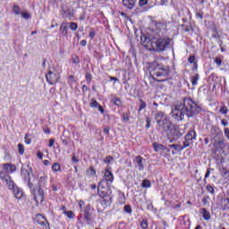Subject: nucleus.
Listing matches in <instances>:
<instances>
[{
  "label": "nucleus",
  "mask_w": 229,
  "mask_h": 229,
  "mask_svg": "<svg viewBox=\"0 0 229 229\" xmlns=\"http://www.w3.org/2000/svg\"><path fill=\"white\" fill-rule=\"evenodd\" d=\"M155 35L151 38H145L143 40V46L148 47L149 51H156L157 53H164L165 49L171 46V38L165 36V24L157 23Z\"/></svg>",
  "instance_id": "obj_1"
},
{
  "label": "nucleus",
  "mask_w": 229,
  "mask_h": 229,
  "mask_svg": "<svg viewBox=\"0 0 229 229\" xmlns=\"http://www.w3.org/2000/svg\"><path fill=\"white\" fill-rule=\"evenodd\" d=\"M201 112V106L194 102L191 98H184L172 106L171 115L175 121H183L185 117H194Z\"/></svg>",
  "instance_id": "obj_2"
},
{
  "label": "nucleus",
  "mask_w": 229,
  "mask_h": 229,
  "mask_svg": "<svg viewBox=\"0 0 229 229\" xmlns=\"http://www.w3.org/2000/svg\"><path fill=\"white\" fill-rule=\"evenodd\" d=\"M148 72L150 76L156 80V81L162 82L169 80V74H171V68L168 65H165L158 61H154L148 64Z\"/></svg>",
  "instance_id": "obj_3"
},
{
  "label": "nucleus",
  "mask_w": 229,
  "mask_h": 229,
  "mask_svg": "<svg viewBox=\"0 0 229 229\" xmlns=\"http://www.w3.org/2000/svg\"><path fill=\"white\" fill-rule=\"evenodd\" d=\"M47 81L49 85H56L57 81H60V73L58 72L49 70L47 74L46 75Z\"/></svg>",
  "instance_id": "obj_4"
},
{
  "label": "nucleus",
  "mask_w": 229,
  "mask_h": 229,
  "mask_svg": "<svg viewBox=\"0 0 229 229\" xmlns=\"http://www.w3.org/2000/svg\"><path fill=\"white\" fill-rule=\"evenodd\" d=\"M196 131L191 130L184 137V148H189L194 144V140H196Z\"/></svg>",
  "instance_id": "obj_5"
},
{
  "label": "nucleus",
  "mask_w": 229,
  "mask_h": 229,
  "mask_svg": "<svg viewBox=\"0 0 229 229\" xmlns=\"http://www.w3.org/2000/svg\"><path fill=\"white\" fill-rule=\"evenodd\" d=\"M0 179L4 183H5L10 191L15 189V182L12 181V177L4 172H0Z\"/></svg>",
  "instance_id": "obj_6"
},
{
  "label": "nucleus",
  "mask_w": 229,
  "mask_h": 229,
  "mask_svg": "<svg viewBox=\"0 0 229 229\" xmlns=\"http://www.w3.org/2000/svg\"><path fill=\"white\" fill-rule=\"evenodd\" d=\"M158 124V130L161 131V133H167L169 130H171L173 123L171 121H169V118H166L165 120H163Z\"/></svg>",
  "instance_id": "obj_7"
},
{
  "label": "nucleus",
  "mask_w": 229,
  "mask_h": 229,
  "mask_svg": "<svg viewBox=\"0 0 229 229\" xmlns=\"http://www.w3.org/2000/svg\"><path fill=\"white\" fill-rule=\"evenodd\" d=\"M101 185L108 186V183H114V174L110 170L106 169L104 174V178L98 182Z\"/></svg>",
  "instance_id": "obj_8"
},
{
  "label": "nucleus",
  "mask_w": 229,
  "mask_h": 229,
  "mask_svg": "<svg viewBox=\"0 0 229 229\" xmlns=\"http://www.w3.org/2000/svg\"><path fill=\"white\" fill-rule=\"evenodd\" d=\"M98 196H100V198L102 199L108 198V196L112 194V191H110L108 189V186L105 184L98 183Z\"/></svg>",
  "instance_id": "obj_9"
},
{
  "label": "nucleus",
  "mask_w": 229,
  "mask_h": 229,
  "mask_svg": "<svg viewBox=\"0 0 229 229\" xmlns=\"http://www.w3.org/2000/svg\"><path fill=\"white\" fill-rule=\"evenodd\" d=\"M34 223L43 226V228H49V222L47 221V218H46V216H42L41 214L36 215L34 217Z\"/></svg>",
  "instance_id": "obj_10"
},
{
  "label": "nucleus",
  "mask_w": 229,
  "mask_h": 229,
  "mask_svg": "<svg viewBox=\"0 0 229 229\" xmlns=\"http://www.w3.org/2000/svg\"><path fill=\"white\" fill-rule=\"evenodd\" d=\"M166 135L168 139H171L172 137H174L175 139H180L182 137V132H180V130H178L174 125H173L169 130L168 132H166Z\"/></svg>",
  "instance_id": "obj_11"
},
{
  "label": "nucleus",
  "mask_w": 229,
  "mask_h": 229,
  "mask_svg": "<svg viewBox=\"0 0 229 229\" xmlns=\"http://www.w3.org/2000/svg\"><path fill=\"white\" fill-rule=\"evenodd\" d=\"M34 200L36 201L37 205L44 201V190L41 188L38 189V191L34 193Z\"/></svg>",
  "instance_id": "obj_12"
},
{
  "label": "nucleus",
  "mask_w": 229,
  "mask_h": 229,
  "mask_svg": "<svg viewBox=\"0 0 229 229\" xmlns=\"http://www.w3.org/2000/svg\"><path fill=\"white\" fill-rule=\"evenodd\" d=\"M91 216L92 213H90V205H88L84 210V221H86L88 225H90V221H92Z\"/></svg>",
  "instance_id": "obj_13"
},
{
  "label": "nucleus",
  "mask_w": 229,
  "mask_h": 229,
  "mask_svg": "<svg viewBox=\"0 0 229 229\" xmlns=\"http://www.w3.org/2000/svg\"><path fill=\"white\" fill-rule=\"evenodd\" d=\"M134 162L138 165L140 171L144 170V157L137 156L134 159Z\"/></svg>",
  "instance_id": "obj_14"
},
{
  "label": "nucleus",
  "mask_w": 229,
  "mask_h": 229,
  "mask_svg": "<svg viewBox=\"0 0 229 229\" xmlns=\"http://www.w3.org/2000/svg\"><path fill=\"white\" fill-rule=\"evenodd\" d=\"M155 118H156L157 124H159V123H162V121L166 120L168 117L165 115V112L159 111L156 114Z\"/></svg>",
  "instance_id": "obj_15"
},
{
  "label": "nucleus",
  "mask_w": 229,
  "mask_h": 229,
  "mask_svg": "<svg viewBox=\"0 0 229 229\" xmlns=\"http://www.w3.org/2000/svg\"><path fill=\"white\" fill-rule=\"evenodd\" d=\"M13 192L14 194V198H16V199H22V197L24 196V191H22V190L19 187H15L14 190H13Z\"/></svg>",
  "instance_id": "obj_16"
},
{
  "label": "nucleus",
  "mask_w": 229,
  "mask_h": 229,
  "mask_svg": "<svg viewBox=\"0 0 229 229\" xmlns=\"http://www.w3.org/2000/svg\"><path fill=\"white\" fill-rule=\"evenodd\" d=\"M220 207L223 210H229V198H222L220 199Z\"/></svg>",
  "instance_id": "obj_17"
},
{
  "label": "nucleus",
  "mask_w": 229,
  "mask_h": 229,
  "mask_svg": "<svg viewBox=\"0 0 229 229\" xmlns=\"http://www.w3.org/2000/svg\"><path fill=\"white\" fill-rule=\"evenodd\" d=\"M135 2L136 0H123V4L125 8H128V10H133Z\"/></svg>",
  "instance_id": "obj_18"
},
{
  "label": "nucleus",
  "mask_w": 229,
  "mask_h": 229,
  "mask_svg": "<svg viewBox=\"0 0 229 229\" xmlns=\"http://www.w3.org/2000/svg\"><path fill=\"white\" fill-rule=\"evenodd\" d=\"M67 22H63L60 26V32L62 33L63 37H67L68 31H69V27L67 26Z\"/></svg>",
  "instance_id": "obj_19"
},
{
  "label": "nucleus",
  "mask_w": 229,
  "mask_h": 229,
  "mask_svg": "<svg viewBox=\"0 0 229 229\" xmlns=\"http://www.w3.org/2000/svg\"><path fill=\"white\" fill-rule=\"evenodd\" d=\"M182 28H183V30L186 33H190V35H192L194 33V28H192V23L189 22L188 24H182Z\"/></svg>",
  "instance_id": "obj_20"
},
{
  "label": "nucleus",
  "mask_w": 229,
  "mask_h": 229,
  "mask_svg": "<svg viewBox=\"0 0 229 229\" xmlns=\"http://www.w3.org/2000/svg\"><path fill=\"white\" fill-rule=\"evenodd\" d=\"M169 148H171L172 149H174V151H183V149H185V144L183 143V146L180 145V144H172L169 145Z\"/></svg>",
  "instance_id": "obj_21"
},
{
  "label": "nucleus",
  "mask_w": 229,
  "mask_h": 229,
  "mask_svg": "<svg viewBox=\"0 0 229 229\" xmlns=\"http://www.w3.org/2000/svg\"><path fill=\"white\" fill-rule=\"evenodd\" d=\"M46 183H47V177L41 176L38 180V189H42V187H46Z\"/></svg>",
  "instance_id": "obj_22"
},
{
  "label": "nucleus",
  "mask_w": 229,
  "mask_h": 229,
  "mask_svg": "<svg viewBox=\"0 0 229 229\" xmlns=\"http://www.w3.org/2000/svg\"><path fill=\"white\" fill-rule=\"evenodd\" d=\"M21 176H22L24 182H30V172H28V170L21 169Z\"/></svg>",
  "instance_id": "obj_23"
},
{
  "label": "nucleus",
  "mask_w": 229,
  "mask_h": 229,
  "mask_svg": "<svg viewBox=\"0 0 229 229\" xmlns=\"http://www.w3.org/2000/svg\"><path fill=\"white\" fill-rule=\"evenodd\" d=\"M200 214H202L203 218L205 219V221H209V219H210V213L208 211H207L206 208H201L200 209Z\"/></svg>",
  "instance_id": "obj_24"
},
{
  "label": "nucleus",
  "mask_w": 229,
  "mask_h": 229,
  "mask_svg": "<svg viewBox=\"0 0 229 229\" xmlns=\"http://www.w3.org/2000/svg\"><path fill=\"white\" fill-rule=\"evenodd\" d=\"M4 171H8L9 173H13L15 171V165L10 164L4 165Z\"/></svg>",
  "instance_id": "obj_25"
},
{
  "label": "nucleus",
  "mask_w": 229,
  "mask_h": 229,
  "mask_svg": "<svg viewBox=\"0 0 229 229\" xmlns=\"http://www.w3.org/2000/svg\"><path fill=\"white\" fill-rule=\"evenodd\" d=\"M153 148H154L155 151H164V150H165V146H164L162 144H158V143H154Z\"/></svg>",
  "instance_id": "obj_26"
},
{
  "label": "nucleus",
  "mask_w": 229,
  "mask_h": 229,
  "mask_svg": "<svg viewBox=\"0 0 229 229\" xmlns=\"http://www.w3.org/2000/svg\"><path fill=\"white\" fill-rule=\"evenodd\" d=\"M64 13L66 19H71L72 17H74V13H72V11H71V9L64 10Z\"/></svg>",
  "instance_id": "obj_27"
},
{
  "label": "nucleus",
  "mask_w": 229,
  "mask_h": 229,
  "mask_svg": "<svg viewBox=\"0 0 229 229\" xmlns=\"http://www.w3.org/2000/svg\"><path fill=\"white\" fill-rule=\"evenodd\" d=\"M111 103H114L115 105V106H123V102L121 101V98H112Z\"/></svg>",
  "instance_id": "obj_28"
},
{
  "label": "nucleus",
  "mask_w": 229,
  "mask_h": 229,
  "mask_svg": "<svg viewBox=\"0 0 229 229\" xmlns=\"http://www.w3.org/2000/svg\"><path fill=\"white\" fill-rule=\"evenodd\" d=\"M206 190L208 192H209V194H212V196H214V194H216V189L214 188V186H212L210 184L206 186Z\"/></svg>",
  "instance_id": "obj_29"
},
{
  "label": "nucleus",
  "mask_w": 229,
  "mask_h": 229,
  "mask_svg": "<svg viewBox=\"0 0 229 229\" xmlns=\"http://www.w3.org/2000/svg\"><path fill=\"white\" fill-rule=\"evenodd\" d=\"M142 187L144 189H149V187H151V182L149 180H148V179L143 180Z\"/></svg>",
  "instance_id": "obj_30"
},
{
  "label": "nucleus",
  "mask_w": 229,
  "mask_h": 229,
  "mask_svg": "<svg viewBox=\"0 0 229 229\" xmlns=\"http://www.w3.org/2000/svg\"><path fill=\"white\" fill-rule=\"evenodd\" d=\"M99 106V103L98 102V100H96L95 98L91 99V102L89 103V106L91 108H98Z\"/></svg>",
  "instance_id": "obj_31"
},
{
  "label": "nucleus",
  "mask_w": 229,
  "mask_h": 229,
  "mask_svg": "<svg viewBox=\"0 0 229 229\" xmlns=\"http://www.w3.org/2000/svg\"><path fill=\"white\" fill-rule=\"evenodd\" d=\"M123 123H128L130 121V113H123L122 114Z\"/></svg>",
  "instance_id": "obj_32"
},
{
  "label": "nucleus",
  "mask_w": 229,
  "mask_h": 229,
  "mask_svg": "<svg viewBox=\"0 0 229 229\" xmlns=\"http://www.w3.org/2000/svg\"><path fill=\"white\" fill-rule=\"evenodd\" d=\"M63 214H64V216L69 219H74V213L72 211H64Z\"/></svg>",
  "instance_id": "obj_33"
},
{
  "label": "nucleus",
  "mask_w": 229,
  "mask_h": 229,
  "mask_svg": "<svg viewBox=\"0 0 229 229\" xmlns=\"http://www.w3.org/2000/svg\"><path fill=\"white\" fill-rule=\"evenodd\" d=\"M199 80V74H196L195 76L191 77V85H193V86L198 85Z\"/></svg>",
  "instance_id": "obj_34"
},
{
  "label": "nucleus",
  "mask_w": 229,
  "mask_h": 229,
  "mask_svg": "<svg viewBox=\"0 0 229 229\" xmlns=\"http://www.w3.org/2000/svg\"><path fill=\"white\" fill-rule=\"evenodd\" d=\"M60 169H61V166H60V164H58V163H55L52 165V171H54V173H58V171H60Z\"/></svg>",
  "instance_id": "obj_35"
},
{
  "label": "nucleus",
  "mask_w": 229,
  "mask_h": 229,
  "mask_svg": "<svg viewBox=\"0 0 229 229\" xmlns=\"http://www.w3.org/2000/svg\"><path fill=\"white\" fill-rule=\"evenodd\" d=\"M72 64H75V65H78V64H80V57L76 55H73L72 56Z\"/></svg>",
  "instance_id": "obj_36"
},
{
  "label": "nucleus",
  "mask_w": 229,
  "mask_h": 229,
  "mask_svg": "<svg viewBox=\"0 0 229 229\" xmlns=\"http://www.w3.org/2000/svg\"><path fill=\"white\" fill-rule=\"evenodd\" d=\"M68 24L70 25V30H72V31H76V30H78V23L70 22Z\"/></svg>",
  "instance_id": "obj_37"
},
{
  "label": "nucleus",
  "mask_w": 229,
  "mask_h": 229,
  "mask_svg": "<svg viewBox=\"0 0 229 229\" xmlns=\"http://www.w3.org/2000/svg\"><path fill=\"white\" fill-rule=\"evenodd\" d=\"M13 12L15 13V15H21V7L18 5H13Z\"/></svg>",
  "instance_id": "obj_38"
},
{
  "label": "nucleus",
  "mask_w": 229,
  "mask_h": 229,
  "mask_svg": "<svg viewBox=\"0 0 229 229\" xmlns=\"http://www.w3.org/2000/svg\"><path fill=\"white\" fill-rule=\"evenodd\" d=\"M18 151L20 155H24V145L22 143L18 144Z\"/></svg>",
  "instance_id": "obj_39"
},
{
  "label": "nucleus",
  "mask_w": 229,
  "mask_h": 229,
  "mask_svg": "<svg viewBox=\"0 0 229 229\" xmlns=\"http://www.w3.org/2000/svg\"><path fill=\"white\" fill-rule=\"evenodd\" d=\"M123 211L126 212V214H131L132 210H131V206L130 205H125L123 207Z\"/></svg>",
  "instance_id": "obj_40"
},
{
  "label": "nucleus",
  "mask_w": 229,
  "mask_h": 229,
  "mask_svg": "<svg viewBox=\"0 0 229 229\" xmlns=\"http://www.w3.org/2000/svg\"><path fill=\"white\" fill-rule=\"evenodd\" d=\"M144 108H146V102H144V100L140 99L139 112H141V110H144Z\"/></svg>",
  "instance_id": "obj_41"
},
{
  "label": "nucleus",
  "mask_w": 229,
  "mask_h": 229,
  "mask_svg": "<svg viewBox=\"0 0 229 229\" xmlns=\"http://www.w3.org/2000/svg\"><path fill=\"white\" fill-rule=\"evenodd\" d=\"M219 112H220V114H223L224 115H226V114H228V107L224 106L220 108Z\"/></svg>",
  "instance_id": "obj_42"
},
{
  "label": "nucleus",
  "mask_w": 229,
  "mask_h": 229,
  "mask_svg": "<svg viewBox=\"0 0 229 229\" xmlns=\"http://www.w3.org/2000/svg\"><path fill=\"white\" fill-rule=\"evenodd\" d=\"M86 81L88 83H90V81H92V74H90V72H86Z\"/></svg>",
  "instance_id": "obj_43"
},
{
  "label": "nucleus",
  "mask_w": 229,
  "mask_h": 229,
  "mask_svg": "<svg viewBox=\"0 0 229 229\" xmlns=\"http://www.w3.org/2000/svg\"><path fill=\"white\" fill-rule=\"evenodd\" d=\"M215 64H216V65H218V67H221V65H223V60H221V58L216 57L215 59Z\"/></svg>",
  "instance_id": "obj_44"
},
{
  "label": "nucleus",
  "mask_w": 229,
  "mask_h": 229,
  "mask_svg": "<svg viewBox=\"0 0 229 229\" xmlns=\"http://www.w3.org/2000/svg\"><path fill=\"white\" fill-rule=\"evenodd\" d=\"M140 228L148 229V221L142 220V222L140 223Z\"/></svg>",
  "instance_id": "obj_45"
},
{
  "label": "nucleus",
  "mask_w": 229,
  "mask_h": 229,
  "mask_svg": "<svg viewBox=\"0 0 229 229\" xmlns=\"http://www.w3.org/2000/svg\"><path fill=\"white\" fill-rule=\"evenodd\" d=\"M29 134H25V137H24V140H25V144H31V139H30L29 137Z\"/></svg>",
  "instance_id": "obj_46"
},
{
  "label": "nucleus",
  "mask_w": 229,
  "mask_h": 229,
  "mask_svg": "<svg viewBox=\"0 0 229 229\" xmlns=\"http://www.w3.org/2000/svg\"><path fill=\"white\" fill-rule=\"evenodd\" d=\"M188 62L189 64H195L196 62V57L194 55H191L189 58H188Z\"/></svg>",
  "instance_id": "obj_47"
},
{
  "label": "nucleus",
  "mask_w": 229,
  "mask_h": 229,
  "mask_svg": "<svg viewBox=\"0 0 229 229\" xmlns=\"http://www.w3.org/2000/svg\"><path fill=\"white\" fill-rule=\"evenodd\" d=\"M114 160V157H106L105 159H104V162L106 163V164H110L112 161Z\"/></svg>",
  "instance_id": "obj_48"
},
{
  "label": "nucleus",
  "mask_w": 229,
  "mask_h": 229,
  "mask_svg": "<svg viewBox=\"0 0 229 229\" xmlns=\"http://www.w3.org/2000/svg\"><path fill=\"white\" fill-rule=\"evenodd\" d=\"M211 171H214V168H208L206 172V174H205V180H207V178H208L210 176V172Z\"/></svg>",
  "instance_id": "obj_49"
},
{
  "label": "nucleus",
  "mask_w": 229,
  "mask_h": 229,
  "mask_svg": "<svg viewBox=\"0 0 229 229\" xmlns=\"http://www.w3.org/2000/svg\"><path fill=\"white\" fill-rule=\"evenodd\" d=\"M148 1L149 0H140L139 2L140 6H146V4H148Z\"/></svg>",
  "instance_id": "obj_50"
},
{
  "label": "nucleus",
  "mask_w": 229,
  "mask_h": 229,
  "mask_svg": "<svg viewBox=\"0 0 229 229\" xmlns=\"http://www.w3.org/2000/svg\"><path fill=\"white\" fill-rule=\"evenodd\" d=\"M21 17L23 19H25L26 21H28V19H30V13H21Z\"/></svg>",
  "instance_id": "obj_51"
},
{
  "label": "nucleus",
  "mask_w": 229,
  "mask_h": 229,
  "mask_svg": "<svg viewBox=\"0 0 229 229\" xmlns=\"http://www.w3.org/2000/svg\"><path fill=\"white\" fill-rule=\"evenodd\" d=\"M224 133H225L227 140H229V129L228 128H225L224 129Z\"/></svg>",
  "instance_id": "obj_52"
},
{
  "label": "nucleus",
  "mask_w": 229,
  "mask_h": 229,
  "mask_svg": "<svg viewBox=\"0 0 229 229\" xmlns=\"http://www.w3.org/2000/svg\"><path fill=\"white\" fill-rule=\"evenodd\" d=\"M72 164H78V162H80V159H78V157H76V156H72Z\"/></svg>",
  "instance_id": "obj_53"
},
{
  "label": "nucleus",
  "mask_w": 229,
  "mask_h": 229,
  "mask_svg": "<svg viewBox=\"0 0 229 229\" xmlns=\"http://www.w3.org/2000/svg\"><path fill=\"white\" fill-rule=\"evenodd\" d=\"M95 37H96V31H94V30H90L89 31V38H91V39H93V38H95Z\"/></svg>",
  "instance_id": "obj_54"
},
{
  "label": "nucleus",
  "mask_w": 229,
  "mask_h": 229,
  "mask_svg": "<svg viewBox=\"0 0 229 229\" xmlns=\"http://www.w3.org/2000/svg\"><path fill=\"white\" fill-rule=\"evenodd\" d=\"M49 148H53L55 146V139H50L48 142Z\"/></svg>",
  "instance_id": "obj_55"
},
{
  "label": "nucleus",
  "mask_w": 229,
  "mask_h": 229,
  "mask_svg": "<svg viewBox=\"0 0 229 229\" xmlns=\"http://www.w3.org/2000/svg\"><path fill=\"white\" fill-rule=\"evenodd\" d=\"M147 124H146V128L149 129L151 128V120L149 118H147Z\"/></svg>",
  "instance_id": "obj_56"
},
{
  "label": "nucleus",
  "mask_w": 229,
  "mask_h": 229,
  "mask_svg": "<svg viewBox=\"0 0 229 229\" xmlns=\"http://www.w3.org/2000/svg\"><path fill=\"white\" fill-rule=\"evenodd\" d=\"M100 203L101 205H104L105 207H106V203H108V199L104 198L100 200Z\"/></svg>",
  "instance_id": "obj_57"
},
{
  "label": "nucleus",
  "mask_w": 229,
  "mask_h": 229,
  "mask_svg": "<svg viewBox=\"0 0 229 229\" xmlns=\"http://www.w3.org/2000/svg\"><path fill=\"white\" fill-rule=\"evenodd\" d=\"M196 17L198 19H203V12H199L196 13Z\"/></svg>",
  "instance_id": "obj_58"
},
{
  "label": "nucleus",
  "mask_w": 229,
  "mask_h": 229,
  "mask_svg": "<svg viewBox=\"0 0 229 229\" xmlns=\"http://www.w3.org/2000/svg\"><path fill=\"white\" fill-rule=\"evenodd\" d=\"M37 157H38V158H39L40 160H42V158H43V157H44V154H43L42 152L38 151V152L37 153Z\"/></svg>",
  "instance_id": "obj_59"
},
{
  "label": "nucleus",
  "mask_w": 229,
  "mask_h": 229,
  "mask_svg": "<svg viewBox=\"0 0 229 229\" xmlns=\"http://www.w3.org/2000/svg\"><path fill=\"white\" fill-rule=\"evenodd\" d=\"M104 133H105L106 135H108V133H110V128H109V127H105V128H104Z\"/></svg>",
  "instance_id": "obj_60"
},
{
  "label": "nucleus",
  "mask_w": 229,
  "mask_h": 229,
  "mask_svg": "<svg viewBox=\"0 0 229 229\" xmlns=\"http://www.w3.org/2000/svg\"><path fill=\"white\" fill-rule=\"evenodd\" d=\"M97 108H98L101 114H105V109H103V106L101 105H99Z\"/></svg>",
  "instance_id": "obj_61"
},
{
  "label": "nucleus",
  "mask_w": 229,
  "mask_h": 229,
  "mask_svg": "<svg viewBox=\"0 0 229 229\" xmlns=\"http://www.w3.org/2000/svg\"><path fill=\"white\" fill-rule=\"evenodd\" d=\"M221 123L223 124V126H228V122L225 119L221 120Z\"/></svg>",
  "instance_id": "obj_62"
},
{
  "label": "nucleus",
  "mask_w": 229,
  "mask_h": 229,
  "mask_svg": "<svg viewBox=\"0 0 229 229\" xmlns=\"http://www.w3.org/2000/svg\"><path fill=\"white\" fill-rule=\"evenodd\" d=\"M69 80L72 83H74L76 81V80L74 79V76L73 75H70L69 76Z\"/></svg>",
  "instance_id": "obj_63"
},
{
  "label": "nucleus",
  "mask_w": 229,
  "mask_h": 229,
  "mask_svg": "<svg viewBox=\"0 0 229 229\" xmlns=\"http://www.w3.org/2000/svg\"><path fill=\"white\" fill-rule=\"evenodd\" d=\"M168 139H170V143H173V142H176V140H178L179 138L172 137V138H168Z\"/></svg>",
  "instance_id": "obj_64"
}]
</instances>
